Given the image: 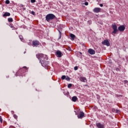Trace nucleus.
<instances>
[{
    "label": "nucleus",
    "mask_w": 128,
    "mask_h": 128,
    "mask_svg": "<svg viewBox=\"0 0 128 128\" xmlns=\"http://www.w3.org/2000/svg\"><path fill=\"white\" fill-rule=\"evenodd\" d=\"M36 56L38 60H40V64L44 66V62L42 60H48V56L46 54H38L36 55Z\"/></svg>",
    "instance_id": "f257e3e1"
},
{
    "label": "nucleus",
    "mask_w": 128,
    "mask_h": 128,
    "mask_svg": "<svg viewBox=\"0 0 128 128\" xmlns=\"http://www.w3.org/2000/svg\"><path fill=\"white\" fill-rule=\"evenodd\" d=\"M56 16L54 14H48L46 16V20L50 22L51 20H54Z\"/></svg>",
    "instance_id": "f03ea898"
},
{
    "label": "nucleus",
    "mask_w": 128,
    "mask_h": 128,
    "mask_svg": "<svg viewBox=\"0 0 128 128\" xmlns=\"http://www.w3.org/2000/svg\"><path fill=\"white\" fill-rule=\"evenodd\" d=\"M112 28H113V32H112V34L114 36V34H116V32H118V26H116V24H112Z\"/></svg>",
    "instance_id": "7ed1b4c3"
},
{
    "label": "nucleus",
    "mask_w": 128,
    "mask_h": 128,
    "mask_svg": "<svg viewBox=\"0 0 128 128\" xmlns=\"http://www.w3.org/2000/svg\"><path fill=\"white\" fill-rule=\"evenodd\" d=\"M78 118H82L84 116V112H80L77 114Z\"/></svg>",
    "instance_id": "20e7f679"
},
{
    "label": "nucleus",
    "mask_w": 128,
    "mask_h": 128,
    "mask_svg": "<svg viewBox=\"0 0 128 128\" xmlns=\"http://www.w3.org/2000/svg\"><path fill=\"white\" fill-rule=\"evenodd\" d=\"M102 44H104V46H110V42H108V40H104V42H102Z\"/></svg>",
    "instance_id": "39448f33"
},
{
    "label": "nucleus",
    "mask_w": 128,
    "mask_h": 128,
    "mask_svg": "<svg viewBox=\"0 0 128 128\" xmlns=\"http://www.w3.org/2000/svg\"><path fill=\"white\" fill-rule=\"evenodd\" d=\"M32 46H40V42L38 40H34L32 42Z\"/></svg>",
    "instance_id": "423d86ee"
},
{
    "label": "nucleus",
    "mask_w": 128,
    "mask_h": 128,
    "mask_svg": "<svg viewBox=\"0 0 128 128\" xmlns=\"http://www.w3.org/2000/svg\"><path fill=\"white\" fill-rule=\"evenodd\" d=\"M100 10H102V9L100 8H95L93 12H96V13H98L100 12Z\"/></svg>",
    "instance_id": "0eeeda50"
},
{
    "label": "nucleus",
    "mask_w": 128,
    "mask_h": 128,
    "mask_svg": "<svg viewBox=\"0 0 128 128\" xmlns=\"http://www.w3.org/2000/svg\"><path fill=\"white\" fill-rule=\"evenodd\" d=\"M56 56L58 58H62V52L60 50H58L56 52Z\"/></svg>",
    "instance_id": "6e6552de"
},
{
    "label": "nucleus",
    "mask_w": 128,
    "mask_h": 128,
    "mask_svg": "<svg viewBox=\"0 0 128 128\" xmlns=\"http://www.w3.org/2000/svg\"><path fill=\"white\" fill-rule=\"evenodd\" d=\"M118 30H120V32H124V30H126V27H124V26H121L118 28Z\"/></svg>",
    "instance_id": "1a4fd4ad"
},
{
    "label": "nucleus",
    "mask_w": 128,
    "mask_h": 128,
    "mask_svg": "<svg viewBox=\"0 0 128 128\" xmlns=\"http://www.w3.org/2000/svg\"><path fill=\"white\" fill-rule=\"evenodd\" d=\"M88 52L90 54H96V51H94V50H92V48H90L88 50Z\"/></svg>",
    "instance_id": "9d476101"
},
{
    "label": "nucleus",
    "mask_w": 128,
    "mask_h": 128,
    "mask_svg": "<svg viewBox=\"0 0 128 128\" xmlns=\"http://www.w3.org/2000/svg\"><path fill=\"white\" fill-rule=\"evenodd\" d=\"M80 82H87L86 78L85 77H80Z\"/></svg>",
    "instance_id": "9b49d317"
},
{
    "label": "nucleus",
    "mask_w": 128,
    "mask_h": 128,
    "mask_svg": "<svg viewBox=\"0 0 128 128\" xmlns=\"http://www.w3.org/2000/svg\"><path fill=\"white\" fill-rule=\"evenodd\" d=\"M96 126L98 128H104V125L100 124V123L96 124Z\"/></svg>",
    "instance_id": "f8f14e48"
},
{
    "label": "nucleus",
    "mask_w": 128,
    "mask_h": 128,
    "mask_svg": "<svg viewBox=\"0 0 128 128\" xmlns=\"http://www.w3.org/2000/svg\"><path fill=\"white\" fill-rule=\"evenodd\" d=\"M20 71L22 70L23 71L22 72H28V68H26V66H24L22 68L20 69Z\"/></svg>",
    "instance_id": "ddd939ff"
},
{
    "label": "nucleus",
    "mask_w": 128,
    "mask_h": 128,
    "mask_svg": "<svg viewBox=\"0 0 128 128\" xmlns=\"http://www.w3.org/2000/svg\"><path fill=\"white\" fill-rule=\"evenodd\" d=\"M10 16V13L8 12H6L4 14H3V16Z\"/></svg>",
    "instance_id": "4468645a"
},
{
    "label": "nucleus",
    "mask_w": 128,
    "mask_h": 128,
    "mask_svg": "<svg viewBox=\"0 0 128 128\" xmlns=\"http://www.w3.org/2000/svg\"><path fill=\"white\" fill-rule=\"evenodd\" d=\"M70 36L72 40H74V38H76V36L74 34H70Z\"/></svg>",
    "instance_id": "2eb2a0df"
},
{
    "label": "nucleus",
    "mask_w": 128,
    "mask_h": 128,
    "mask_svg": "<svg viewBox=\"0 0 128 128\" xmlns=\"http://www.w3.org/2000/svg\"><path fill=\"white\" fill-rule=\"evenodd\" d=\"M72 102H76V100H78V97L74 96L72 98Z\"/></svg>",
    "instance_id": "dca6fc26"
},
{
    "label": "nucleus",
    "mask_w": 128,
    "mask_h": 128,
    "mask_svg": "<svg viewBox=\"0 0 128 128\" xmlns=\"http://www.w3.org/2000/svg\"><path fill=\"white\" fill-rule=\"evenodd\" d=\"M8 22H14V20L12 18H8Z\"/></svg>",
    "instance_id": "f3484780"
},
{
    "label": "nucleus",
    "mask_w": 128,
    "mask_h": 128,
    "mask_svg": "<svg viewBox=\"0 0 128 128\" xmlns=\"http://www.w3.org/2000/svg\"><path fill=\"white\" fill-rule=\"evenodd\" d=\"M65 80H66L70 81V77L67 76L66 77Z\"/></svg>",
    "instance_id": "a211bd4d"
},
{
    "label": "nucleus",
    "mask_w": 128,
    "mask_h": 128,
    "mask_svg": "<svg viewBox=\"0 0 128 128\" xmlns=\"http://www.w3.org/2000/svg\"><path fill=\"white\" fill-rule=\"evenodd\" d=\"M72 84H70L68 86V88H72Z\"/></svg>",
    "instance_id": "6ab92c4d"
},
{
    "label": "nucleus",
    "mask_w": 128,
    "mask_h": 128,
    "mask_svg": "<svg viewBox=\"0 0 128 128\" xmlns=\"http://www.w3.org/2000/svg\"><path fill=\"white\" fill-rule=\"evenodd\" d=\"M19 38H20V40H22V42L24 40V38L22 37V36H20Z\"/></svg>",
    "instance_id": "aec40b11"
},
{
    "label": "nucleus",
    "mask_w": 128,
    "mask_h": 128,
    "mask_svg": "<svg viewBox=\"0 0 128 128\" xmlns=\"http://www.w3.org/2000/svg\"><path fill=\"white\" fill-rule=\"evenodd\" d=\"M66 76H62V80H66Z\"/></svg>",
    "instance_id": "412c9836"
},
{
    "label": "nucleus",
    "mask_w": 128,
    "mask_h": 128,
    "mask_svg": "<svg viewBox=\"0 0 128 128\" xmlns=\"http://www.w3.org/2000/svg\"><path fill=\"white\" fill-rule=\"evenodd\" d=\"M6 4H10V0H6Z\"/></svg>",
    "instance_id": "4be33fe9"
},
{
    "label": "nucleus",
    "mask_w": 128,
    "mask_h": 128,
    "mask_svg": "<svg viewBox=\"0 0 128 128\" xmlns=\"http://www.w3.org/2000/svg\"><path fill=\"white\" fill-rule=\"evenodd\" d=\"M0 122L1 124H2V116H0Z\"/></svg>",
    "instance_id": "5701e85b"
},
{
    "label": "nucleus",
    "mask_w": 128,
    "mask_h": 128,
    "mask_svg": "<svg viewBox=\"0 0 128 128\" xmlns=\"http://www.w3.org/2000/svg\"><path fill=\"white\" fill-rule=\"evenodd\" d=\"M60 32V38H62V32H60V31H59Z\"/></svg>",
    "instance_id": "b1692460"
},
{
    "label": "nucleus",
    "mask_w": 128,
    "mask_h": 128,
    "mask_svg": "<svg viewBox=\"0 0 128 128\" xmlns=\"http://www.w3.org/2000/svg\"><path fill=\"white\" fill-rule=\"evenodd\" d=\"M78 66H76L74 68V70H78Z\"/></svg>",
    "instance_id": "393cba45"
},
{
    "label": "nucleus",
    "mask_w": 128,
    "mask_h": 128,
    "mask_svg": "<svg viewBox=\"0 0 128 128\" xmlns=\"http://www.w3.org/2000/svg\"><path fill=\"white\" fill-rule=\"evenodd\" d=\"M14 118H16V120L18 118V116H16V114H14Z\"/></svg>",
    "instance_id": "a878e982"
},
{
    "label": "nucleus",
    "mask_w": 128,
    "mask_h": 128,
    "mask_svg": "<svg viewBox=\"0 0 128 128\" xmlns=\"http://www.w3.org/2000/svg\"><path fill=\"white\" fill-rule=\"evenodd\" d=\"M31 14H33V16H34V14H36V13H35L34 12V11H32V12H31Z\"/></svg>",
    "instance_id": "bb28decb"
},
{
    "label": "nucleus",
    "mask_w": 128,
    "mask_h": 128,
    "mask_svg": "<svg viewBox=\"0 0 128 128\" xmlns=\"http://www.w3.org/2000/svg\"><path fill=\"white\" fill-rule=\"evenodd\" d=\"M31 2H32V4L36 2V0H31Z\"/></svg>",
    "instance_id": "cd10ccee"
},
{
    "label": "nucleus",
    "mask_w": 128,
    "mask_h": 128,
    "mask_svg": "<svg viewBox=\"0 0 128 128\" xmlns=\"http://www.w3.org/2000/svg\"><path fill=\"white\" fill-rule=\"evenodd\" d=\"M84 4H85V6H88V2H86L84 3Z\"/></svg>",
    "instance_id": "c85d7f7f"
},
{
    "label": "nucleus",
    "mask_w": 128,
    "mask_h": 128,
    "mask_svg": "<svg viewBox=\"0 0 128 128\" xmlns=\"http://www.w3.org/2000/svg\"><path fill=\"white\" fill-rule=\"evenodd\" d=\"M120 110H116V112H117V113H118V112H120Z\"/></svg>",
    "instance_id": "c756f323"
},
{
    "label": "nucleus",
    "mask_w": 128,
    "mask_h": 128,
    "mask_svg": "<svg viewBox=\"0 0 128 128\" xmlns=\"http://www.w3.org/2000/svg\"><path fill=\"white\" fill-rule=\"evenodd\" d=\"M100 6L102 7L104 6V5L102 4H100Z\"/></svg>",
    "instance_id": "7c9ffc66"
},
{
    "label": "nucleus",
    "mask_w": 128,
    "mask_h": 128,
    "mask_svg": "<svg viewBox=\"0 0 128 128\" xmlns=\"http://www.w3.org/2000/svg\"><path fill=\"white\" fill-rule=\"evenodd\" d=\"M112 112H114V109H112Z\"/></svg>",
    "instance_id": "2f4dec72"
}]
</instances>
